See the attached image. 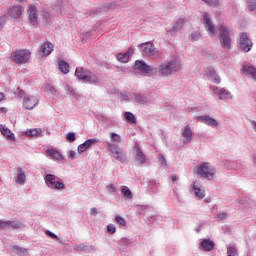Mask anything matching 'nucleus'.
<instances>
[{
    "label": "nucleus",
    "instance_id": "obj_17",
    "mask_svg": "<svg viewBox=\"0 0 256 256\" xmlns=\"http://www.w3.org/2000/svg\"><path fill=\"white\" fill-rule=\"evenodd\" d=\"M216 95L221 101H231L233 94L225 88H216Z\"/></svg>",
    "mask_w": 256,
    "mask_h": 256
},
{
    "label": "nucleus",
    "instance_id": "obj_10",
    "mask_svg": "<svg viewBox=\"0 0 256 256\" xmlns=\"http://www.w3.org/2000/svg\"><path fill=\"white\" fill-rule=\"evenodd\" d=\"M37 105H39L38 95H31V94L24 95L23 102H22L23 109H26L27 111H33V109H35Z\"/></svg>",
    "mask_w": 256,
    "mask_h": 256
},
{
    "label": "nucleus",
    "instance_id": "obj_38",
    "mask_svg": "<svg viewBox=\"0 0 256 256\" xmlns=\"http://www.w3.org/2000/svg\"><path fill=\"white\" fill-rule=\"evenodd\" d=\"M124 117H125V120L127 123H135L136 122L135 115L131 112H125Z\"/></svg>",
    "mask_w": 256,
    "mask_h": 256
},
{
    "label": "nucleus",
    "instance_id": "obj_57",
    "mask_svg": "<svg viewBox=\"0 0 256 256\" xmlns=\"http://www.w3.org/2000/svg\"><path fill=\"white\" fill-rule=\"evenodd\" d=\"M23 93H25L23 90H19L18 96H19V97H23Z\"/></svg>",
    "mask_w": 256,
    "mask_h": 256
},
{
    "label": "nucleus",
    "instance_id": "obj_30",
    "mask_svg": "<svg viewBox=\"0 0 256 256\" xmlns=\"http://www.w3.org/2000/svg\"><path fill=\"white\" fill-rule=\"evenodd\" d=\"M185 27V19L179 18L176 20V22L173 24L171 32L177 33V31H181Z\"/></svg>",
    "mask_w": 256,
    "mask_h": 256
},
{
    "label": "nucleus",
    "instance_id": "obj_53",
    "mask_svg": "<svg viewBox=\"0 0 256 256\" xmlns=\"http://www.w3.org/2000/svg\"><path fill=\"white\" fill-rule=\"evenodd\" d=\"M77 155V153L74 151V150H72V151H70V154H69V159H75V156Z\"/></svg>",
    "mask_w": 256,
    "mask_h": 256
},
{
    "label": "nucleus",
    "instance_id": "obj_52",
    "mask_svg": "<svg viewBox=\"0 0 256 256\" xmlns=\"http://www.w3.org/2000/svg\"><path fill=\"white\" fill-rule=\"evenodd\" d=\"M218 219H221L222 221L227 219V213L221 212L217 215Z\"/></svg>",
    "mask_w": 256,
    "mask_h": 256
},
{
    "label": "nucleus",
    "instance_id": "obj_35",
    "mask_svg": "<svg viewBox=\"0 0 256 256\" xmlns=\"http://www.w3.org/2000/svg\"><path fill=\"white\" fill-rule=\"evenodd\" d=\"M58 67L61 73H64V75H67V73H69V64L66 61L59 60Z\"/></svg>",
    "mask_w": 256,
    "mask_h": 256
},
{
    "label": "nucleus",
    "instance_id": "obj_2",
    "mask_svg": "<svg viewBox=\"0 0 256 256\" xmlns=\"http://www.w3.org/2000/svg\"><path fill=\"white\" fill-rule=\"evenodd\" d=\"M177 71H181V62H179L177 59L164 61L158 65L157 68V73L161 77H171V75H173V73H177Z\"/></svg>",
    "mask_w": 256,
    "mask_h": 256
},
{
    "label": "nucleus",
    "instance_id": "obj_19",
    "mask_svg": "<svg viewBox=\"0 0 256 256\" xmlns=\"http://www.w3.org/2000/svg\"><path fill=\"white\" fill-rule=\"evenodd\" d=\"M198 119L201 123H204L205 125H208V127L215 128L219 125V122H217L216 119H214L213 117H211L209 115L199 116Z\"/></svg>",
    "mask_w": 256,
    "mask_h": 256
},
{
    "label": "nucleus",
    "instance_id": "obj_7",
    "mask_svg": "<svg viewBox=\"0 0 256 256\" xmlns=\"http://www.w3.org/2000/svg\"><path fill=\"white\" fill-rule=\"evenodd\" d=\"M237 47L242 53H249L253 49V41L246 32H242L237 37Z\"/></svg>",
    "mask_w": 256,
    "mask_h": 256
},
{
    "label": "nucleus",
    "instance_id": "obj_12",
    "mask_svg": "<svg viewBox=\"0 0 256 256\" xmlns=\"http://www.w3.org/2000/svg\"><path fill=\"white\" fill-rule=\"evenodd\" d=\"M134 69L142 71V73H155L157 69L154 66L147 65L143 60H136L134 64Z\"/></svg>",
    "mask_w": 256,
    "mask_h": 256
},
{
    "label": "nucleus",
    "instance_id": "obj_18",
    "mask_svg": "<svg viewBox=\"0 0 256 256\" xmlns=\"http://www.w3.org/2000/svg\"><path fill=\"white\" fill-rule=\"evenodd\" d=\"M28 15L30 25H32L33 27H37V7L31 5L28 9Z\"/></svg>",
    "mask_w": 256,
    "mask_h": 256
},
{
    "label": "nucleus",
    "instance_id": "obj_42",
    "mask_svg": "<svg viewBox=\"0 0 256 256\" xmlns=\"http://www.w3.org/2000/svg\"><path fill=\"white\" fill-rule=\"evenodd\" d=\"M115 222L118 223V225H120V227H125L127 225V221H125V218H123L121 216H116Z\"/></svg>",
    "mask_w": 256,
    "mask_h": 256
},
{
    "label": "nucleus",
    "instance_id": "obj_28",
    "mask_svg": "<svg viewBox=\"0 0 256 256\" xmlns=\"http://www.w3.org/2000/svg\"><path fill=\"white\" fill-rule=\"evenodd\" d=\"M132 99H134V101H136V103H139L140 105H147L149 103V98L139 93H133Z\"/></svg>",
    "mask_w": 256,
    "mask_h": 256
},
{
    "label": "nucleus",
    "instance_id": "obj_47",
    "mask_svg": "<svg viewBox=\"0 0 256 256\" xmlns=\"http://www.w3.org/2000/svg\"><path fill=\"white\" fill-rule=\"evenodd\" d=\"M106 189H107L108 193H117V187H115V185H113V184L107 185Z\"/></svg>",
    "mask_w": 256,
    "mask_h": 256
},
{
    "label": "nucleus",
    "instance_id": "obj_46",
    "mask_svg": "<svg viewBox=\"0 0 256 256\" xmlns=\"http://www.w3.org/2000/svg\"><path fill=\"white\" fill-rule=\"evenodd\" d=\"M66 139L67 141H69L70 143H73L75 141V132H69L66 135Z\"/></svg>",
    "mask_w": 256,
    "mask_h": 256
},
{
    "label": "nucleus",
    "instance_id": "obj_31",
    "mask_svg": "<svg viewBox=\"0 0 256 256\" xmlns=\"http://www.w3.org/2000/svg\"><path fill=\"white\" fill-rule=\"evenodd\" d=\"M46 153H48L50 159H53V161H62L63 159V155H61V153L56 149H49Z\"/></svg>",
    "mask_w": 256,
    "mask_h": 256
},
{
    "label": "nucleus",
    "instance_id": "obj_8",
    "mask_svg": "<svg viewBox=\"0 0 256 256\" xmlns=\"http://www.w3.org/2000/svg\"><path fill=\"white\" fill-rule=\"evenodd\" d=\"M141 51L143 55H146V57H150V59H157L159 55H161V52L159 49L153 45L151 42H146L141 44Z\"/></svg>",
    "mask_w": 256,
    "mask_h": 256
},
{
    "label": "nucleus",
    "instance_id": "obj_41",
    "mask_svg": "<svg viewBox=\"0 0 256 256\" xmlns=\"http://www.w3.org/2000/svg\"><path fill=\"white\" fill-rule=\"evenodd\" d=\"M246 3L248 4V11H255L256 9V0H246Z\"/></svg>",
    "mask_w": 256,
    "mask_h": 256
},
{
    "label": "nucleus",
    "instance_id": "obj_4",
    "mask_svg": "<svg viewBox=\"0 0 256 256\" xmlns=\"http://www.w3.org/2000/svg\"><path fill=\"white\" fill-rule=\"evenodd\" d=\"M107 151L110 153V157L119 161V163H127V152L123 151V148L117 144L107 143Z\"/></svg>",
    "mask_w": 256,
    "mask_h": 256
},
{
    "label": "nucleus",
    "instance_id": "obj_51",
    "mask_svg": "<svg viewBox=\"0 0 256 256\" xmlns=\"http://www.w3.org/2000/svg\"><path fill=\"white\" fill-rule=\"evenodd\" d=\"M204 228H205V223H198L196 225V233H201V231H203Z\"/></svg>",
    "mask_w": 256,
    "mask_h": 256
},
{
    "label": "nucleus",
    "instance_id": "obj_24",
    "mask_svg": "<svg viewBox=\"0 0 256 256\" xmlns=\"http://www.w3.org/2000/svg\"><path fill=\"white\" fill-rule=\"evenodd\" d=\"M25 181H27V176L25 175L23 168L21 167L17 168L16 183H18V185H25Z\"/></svg>",
    "mask_w": 256,
    "mask_h": 256
},
{
    "label": "nucleus",
    "instance_id": "obj_14",
    "mask_svg": "<svg viewBox=\"0 0 256 256\" xmlns=\"http://www.w3.org/2000/svg\"><path fill=\"white\" fill-rule=\"evenodd\" d=\"M133 158L138 165H143L145 164V161H147V157L145 156V153H143V150H141V147H139V145L134 146Z\"/></svg>",
    "mask_w": 256,
    "mask_h": 256
},
{
    "label": "nucleus",
    "instance_id": "obj_6",
    "mask_svg": "<svg viewBox=\"0 0 256 256\" xmlns=\"http://www.w3.org/2000/svg\"><path fill=\"white\" fill-rule=\"evenodd\" d=\"M10 59L16 65H25L31 59V51L27 49L14 50L11 52Z\"/></svg>",
    "mask_w": 256,
    "mask_h": 256
},
{
    "label": "nucleus",
    "instance_id": "obj_55",
    "mask_svg": "<svg viewBox=\"0 0 256 256\" xmlns=\"http://www.w3.org/2000/svg\"><path fill=\"white\" fill-rule=\"evenodd\" d=\"M90 215H97V208H91Z\"/></svg>",
    "mask_w": 256,
    "mask_h": 256
},
{
    "label": "nucleus",
    "instance_id": "obj_56",
    "mask_svg": "<svg viewBox=\"0 0 256 256\" xmlns=\"http://www.w3.org/2000/svg\"><path fill=\"white\" fill-rule=\"evenodd\" d=\"M5 100V94L0 92V103Z\"/></svg>",
    "mask_w": 256,
    "mask_h": 256
},
{
    "label": "nucleus",
    "instance_id": "obj_45",
    "mask_svg": "<svg viewBox=\"0 0 256 256\" xmlns=\"http://www.w3.org/2000/svg\"><path fill=\"white\" fill-rule=\"evenodd\" d=\"M158 161H159L160 165H162L163 167H167V159L165 158L164 155H159Z\"/></svg>",
    "mask_w": 256,
    "mask_h": 256
},
{
    "label": "nucleus",
    "instance_id": "obj_33",
    "mask_svg": "<svg viewBox=\"0 0 256 256\" xmlns=\"http://www.w3.org/2000/svg\"><path fill=\"white\" fill-rule=\"evenodd\" d=\"M109 137L111 142H107V143H111L112 145H119V143H121V135L115 132H110Z\"/></svg>",
    "mask_w": 256,
    "mask_h": 256
},
{
    "label": "nucleus",
    "instance_id": "obj_27",
    "mask_svg": "<svg viewBox=\"0 0 256 256\" xmlns=\"http://www.w3.org/2000/svg\"><path fill=\"white\" fill-rule=\"evenodd\" d=\"M207 75H208V78L210 79V81H213V83H216L217 85H219V83H221V77L218 76V74L214 68H208Z\"/></svg>",
    "mask_w": 256,
    "mask_h": 256
},
{
    "label": "nucleus",
    "instance_id": "obj_1",
    "mask_svg": "<svg viewBox=\"0 0 256 256\" xmlns=\"http://www.w3.org/2000/svg\"><path fill=\"white\" fill-rule=\"evenodd\" d=\"M235 38V35L233 34V29L231 27L221 24L218 28V39L220 42V46L224 51L231 50V47L233 45V39Z\"/></svg>",
    "mask_w": 256,
    "mask_h": 256
},
{
    "label": "nucleus",
    "instance_id": "obj_9",
    "mask_svg": "<svg viewBox=\"0 0 256 256\" xmlns=\"http://www.w3.org/2000/svg\"><path fill=\"white\" fill-rule=\"evenodd\" d=\"M45 184L49 189H54L56 191H61V189H65V184L61 182V180H57V176L54 174H47L44 177Z\"/></svg>",
    "mask_w": 256,
    "mask_h": 256
},
{
    "label": "nucleus",
    "instance_id": "obj_43",
    "mask_svg": "<svg viewBox=\"0 0 256 256\" xmlns=\"http://www.w3.org/2000/svg\"><path fill=\"white\" fill-rule=\"evenodd\" d=\"M203 3H206V5L215 7L217 5H219V0H202Z\"/></svg>",
    "mask_w": 256,
    "mask_h": 256
},
{
    "label": "nucleus",
    "instance_id": "obj_50",
    "mask_svg": "<svg viewBox=\"0 0 256 256\" xmlns=\"http://www.w3.org/2000/svg\"><path fill=\"white\" fill-rule=\"evenodd\" d=\"M86 248L87 246H85L84 244L74 245V251H85Z\"/></svg>",
    "mask_w": 256,
    "mask_h": 256
},
{
    "label": "nucleus",
    "instance_id": "obj_29",
    "mask_svg": "<svg viewBox=\"0 0 256 256\" xmlns=\"http://www.w3.org/2000/svg\"><path fill=\"white\" fill-rule=\"evenodd\" d=\"M11 251H13L18 256H27V255H29V250L27 248L20 247L18 245L12 246Z\"/></svg>",
    "mask_w": 256,
    "mask_h": 256
},
{
    "label": "nucleus",
    "instance_id": "obj_3",
    "mask_svg": "<svg viewBox=\"0 0 256 256\" xmlns=\"http://www.w3.org/2000/svg\"><path fill=\"white\" fill-rule=\"evenodd\" d=\"M75 77L82 81V83H88L89 85H97L101 81L99 76L89 70H85L82 67H78L75 70Z\"/></svg>",
    "mask_w": 256,
    "mask_h": 256
},
{
    "label": "nucleus",
    "instance_id": "obj_16",
    "mask_svg": "<svg viewBox=\"0 0 256 256\" xmlns=\"http://www.w3.org/2000/svg\"><path fill=\"white\" fill-rule=\"evenodd\" d=\"M23 11H25V9L21 5L12 6L8 9V15L12 19H19L21 15H23Z\"/></svg>",
    "mask_w": 256,
    "mask_h": 256
},
{
    "label": "nucleus",
    "instance_id": "obj_59",
    "mask_svg": "<svg viewBox=\"0 0 256 256\" xmlns=\"http://www.w3.org/2000/svg\"><path fill=\"white\" fill-rule=\"evenodd\" d=\"M252 161H253V163L256 164V155L253 156Z\"/></svg>",
    "mask_w": 256,
    "mask_h": 256
},
{
    "label": "nucleus",
    "instance_id": "obj_15",
    "mask_svg": "<svg viewBox=\"0 0 256 256\" xmlns=\"http://www.w3.org/2000/svg\"><path fill=\"white\" fill-rule=\"evenodd\" d=\"M97 143H99V139L92 138V139H88L84 143L78 145L77 151H78L79 155H81V153H85V151H88V149H91V147H93V145H97Z\"/></svg>",
    "mask_w": 256,
    "mask_h": 256
},
{
    "label": "nucleus",
    "instance_id": "obj_11",
    "mask_svg": "<svg viewBox=\"0 0 256 256\" xmlns=\"http://www.w3.org/2000/svg\"><path fill=\"white\" fill-rule=\"evenodd\" d=\"M202 21L204 23V28L206 29L209 37H215V24H213V21H211V15L205 12L204 15L202 16Z\"/></svg>",
    "mask_w": 256,
    "mask_h": 256
},
{
    "label": "nucleus",
    "instance_id": "obj_21",
    "mask_svg": "<svg viewBox=\"0 0 256 256\" xmlns=\"http://www.w3.org/2000/svg\"><path fill=\"white\" fill-rule=\"evenodd\" d=\"M199 249L202 251H213V249H215V242L211 239H204L201 241Z\"/></svg>",
    "mask_w": 256,
    "mask_h": 256
},
{
    "label": "nucleus",
    "instance_id": "obj_49",
    "mask_svg": "<svg viewBox=\"0 0 256 256\" xmlns=\"http://www.w3.org/2000/svg\"><path fill=\"white\" fill-rule=\"evenodd\" d=\"M45 235H47V237H50V239H59V236H57L55 233L51 232L50 230H46Z\"/></svg>",
    "mask_w": 256,
    "mask_h": 256
},
{
    "label": "nucleus",
    "instance_id": "obj_22",
    "mask_svg": "<svg viewBox=\"0 0 256 256\" xmlns=\"http://www.w3.org/2000/svg\"><path fill=\"white\" fill-rule=\"evenodd\" d=\"M53 44L51 42H46L41 46L40 55L41 57H47L53 53Z\"/></svg>",
    "mask_w": 256,
    "mask_h": 256
},
{
    "label": "nucleus",
    "instance_id": "obj_26",
    "mask_svg": "<svg viewBox=\"0 0 256 256\" xmlns=\"http://www.w3.org/2000/svg\"><path fill=\"white\" fill-rule=\"evenodd\" d=\"M183 143H191V139H193V131L189 126H186L182 131Z\"/></svg>",
    "mask_w": 256,
    "mask_h": 256
},
{
    "label": "nucleus",
    "instance_id": "obj_37",
    "mask_svg": "<svg viewBox=\"0 0 256 256\" xmlns=\"http://www.w3.org/2000/svg\"><path fill=\"white\" fill-rule=\"evenodd\" d=\"M189 39L190 41H199V39H201V31L197 30L191 32V34L189 35Z\"/></svg>",
    "mask_w": 256,
    "mask_h": 256
},
{
    "label": "nucleus",
    "instance_id": "obj_34",
    "mask_svg": "<svg viewBox=\"0 0 256 256\" xmlns=\"http://www.w3.org/2000/svg\"><path fill=\"white\" fill-rule=\"evenodd\" d=\"M121 195L124 199H133V192L127 186L121 187Z\"/></svg>",
    "mask_w": 256,
    "mask_h": 256
},
{
    "label": "nucleus",
    "instance_id": "obj_39",
    "mask_svg": "<svg viewBox=\"0 0 256 256\" xmlns=\"http://www.w3.org/2000/svg\"><path fill=\"white\" fill-rule=\"evenodd\" d=\"M227 256H239V253L237 252V248H235V246H228Z\"/></svg>",
    "mask_w": 256,
    "mask_h": 256
},
{
    "label": "nucleus",
    "instance_id": "obj_36",
    "mask_svg": "<svg viewBox=\"0 0 256 256\" xmlns=\"http://www.w3.org/2000/svg\"><path fill=\"white\" fill-rule=\"evenodd\" d=\"M116 59L120 63H129V53H119L117 54Z\"/></svg>",
    "mask_w": 256,
    "mask_h": 256
},
{
    "label": "nucleus",
    "instance_id": "obj_20",
    "mask_svg": "<svg viewBox=\"0 0 256 256\" xmlns=\"http://www.w3.org/2000/svg\"><path fill=\"white\" fill-rule=\"evenodd\" d=\"M242 71L244 75H246V77H249V79H253L254 81H256V69L253 65L245 64Z\"/></svg>",
    "mask_w": 256,
    "mask_h": 256
},
{
    "label": "nucleus",
    "instance_id": "obj_23",
    "mask_svg": "<svg viewBox=\"0 0 256 256\" xmlns=\"http://www.w3.org/2000/svg\"><path fill=\"white\" fill-rule=\"evenodd\" d=\"M193 191L196 199H203L205 197V189L201 188V184L193 182Z\"/></svg>",
    "mask_w": 256,
    "mask_h": 256
},
{
    "label": "nucleus",
    "instance_id": "obj_48",
    "mask_svg": "<svg viewBox=\"0 0 256 256\" xmlns=\"http://www.w3.org/2000/svg\"><path fill=\"white\" fill-rule=\"evenodd\" d=\"M107 231L113 235L117 231V227H115L114 224H108Z\"/></svg>",
    "mask_w": 256,
    "mask_h": 256
},
{
    "label": "nucleus",
    "instance_id": "obj_5",
    "mask_svg": "<svg viewBox=\"0 0 256 256\" xmlns=\"http://www.w3.org/2000/svg\"><path fill=\"white\" fill-rule=\"evenodd\" d=\"M217 171L215 167H213L208 162H204L198 166L197 175L201 179H207L208 181H213L215 179Z\"/></svg>",
    "mask_w": 256,
    "mask_h": 256
},
{
    "label": "nucleus",
    "instance_id": "obj_40",
    "mask_svg": "<svg viewBox=\"0 0 256 256\" xmlns=\"http://www.w3.org/2000/svg\"><path fill=\"white\" fill-rule=\"evenodd\" d=\"M45 91H48L51 95H58L57 89L51 84L45 85Z\"/></svg>",
    "mask_w": 256,
    "mask_h": 256
},
{
    "label": "nucleus",
    "instance_id": "obj_25",
    "mask_svg": "<svg viewBox=\"0 0 256 256\" xmlns=\"http://www.w3.org/2000/svg\"><path fill=\"white\" fill-rule=\"evenodd\" d=\"M0 132L4 137H6V139H9V141H15V134L2 124H0Z\"/></svg>",
    "mask_w": 256,
    "mask_h": 256
},
{
    "label": "nucleus",
    "instance_id": "obj_58",
    "mask_svg": "<svg viewBox=\"0 0 256 256\" xmlns=\"http://www.w3.org/2000/svg\"><path fill=\"white\" fill-rule=\"evenodd\" d=\"M172 181L175 183V181H177V176H172Z\"/></svg>",
    "mask_w": 256,
    "mask_h": 256
},
{
    "label": "nucleus",
    "instance_id": "obj_54",
    "mask_svg": "<svg viewBox=\"0 0 256 256\" xmlns=\"http://www.w3.org/2000/svg\"><path fill=\"white\" fill-rule=\"evenodd\" d=\"M3 25H5V18L0 17V29H3Z\"/></svg>",
    "mask_w": 256,
    "mask_h": 256
},
{
    "label": "nucleus",
    "instance_id": "obj_44",
    "mask_svg": "<svg viewBox=\"0 0 256 256\" xmlns=\"http://www.w3.org/2000/svg\"><path fill=\"white\" fill-rule=\"evenodd\" d=\"M64 88L68 95H75V90H73V87H71V85L65 84Z\"/></svg>",
    "mask_w": 256,
    "mask_h": 256
},
{
    "label": "nucleus",
    "instance_id": "obj_13",
    "mask_svg": "<svg viewBox=\"0 0 256 256\" xmlns=\"http://www.w3.org/2000/svg\"><path fill=\"white\" fill-rule=\"evenodd\" d=\"M23 227V224L16 220H0V229L7 230V229H21Z\"/></svg>",
    "mask_w": 256,
    "mask_h": 256
},
{
    "label": "nucleus",
    "instance_id": "obj_32",
    "mask_svg": "<svg viewBox=\"0 0 256 256\" xmlns=\"http://www.w3.org/2000/svg\"><path fill=\"white\" fill-rule=\"evenodd\" d=\"M25 137H39L41 135V128L28 129L22 132Z\"/></svg>",
    "mask_w": 256,
    "mask_h": 256
}]
</instances>
